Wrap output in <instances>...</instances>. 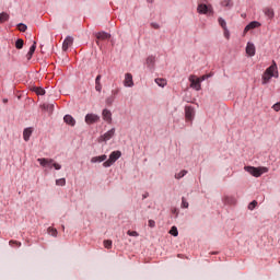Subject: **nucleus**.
Returning <instances> with one entry per match:
<instances>
[{
  "label": "nucleus",
  "mask_w": 280,
  "mask_h": 280,
  "mask_svg": "<svg viewBox=\"0 0 280 280\" xmlns=\"http://www.w3.org/2000/svg\"><path fill=\"white\" fill-rule=\"evenodd\" d=\"M104 246H105V248H107V249L113 248V241H110V240H105V241H104Z\"/></svg>",
  "instance_id": "4c0bfd02"
},
{
  "label": "nucleus",
  "mask_w": 280,
  "mask_h": 280,
  "mask_svg": "<svg viewBox=\"0 0 280 280\" xmlns=\"http://www.w3.org/2000/svg\"><path fill=\"white\" fill-rule=\"evenodd\" d=\"M14 244H16V245H18V247H20V246H21V243H19V242H14Z\"/></svg>",
  "instance_id": "5fc2aeb1"
},
{
  "label": "nucleus",
  "mask_w": 280,
  "mask_h": 280,
  "mask_svg": "<svg viewBox=\"0 0 280 280\" xmlns=\"http://www.w3.org/2000/svg\"><path fill=\"white\" fill-rule=\"evenodd\" d=\"M155 83L158 86H161V89H164L167 85V81L161 78L155 79Z\"/></svg>",
  "instance_id": "b1692460"
},
{
  "label": "nucleus",
  "mask_w": 280,
  "mask_h": 280,
  "mask_svg": "<svg viewBox=\"0 0 280 280\" xmlns=\"http://www.w3.org/2000/svg\"><path fill=\"white\" fill-rule=\"evenodd\" d=\"M42 167H48V170H62V165L58 164L54 159L39 158L37 159Z\"/></svg>",
  "instance_id": "f257e3e1"
},
{
  "label": "nucleus",
  "mask_w": 280,
  "mask_h": 280,
  "mask_svg": "<svg viewBox=\"0 0 280 280\" xmlns=\"http://www.w3.org/2000/svg\"><path fill=\"white\" fill-rule=\"evenodd\" d=\"M198 14H213V7L211 4L200 3L197 7Z\"/></svg>",
  "instance_id": "39448f33"
},
{
  "label": "nucleus",
  "mask_w": 280,
  "mask_h": 280,
  "mask_svg": "<svg viewBox=\"0 0 280 280\" xmlns=\"http://www.w3.org/2000/svg\"><path fill=\"white\" fill-rule=\"evenodd\" d=\"M264 14H265V16H268L269 19H275V10L272 8H265Z\"/></svg>",
  "instance_id": "412c9836"
},
{
  "label": "nucleus",
  "mask_w": 280,
  "mask_h": 280,
  "mask_svg": "<svg viewBox=\"0 0 280 280\" xmlns=\"http://www.w3.org/2000/svg\"><path fill=\"white\" fill-rule=\"evenodd\" d=\"M112 137H115V127L110 130L106 131L104 135L100 137L101 142L110 141Z\"/></svg>",
  "instance_id": "6e6552de"
},
{
  "label": "nucleus",
  "mask_w": 280,
  "mask_h": 280,
  "mask_svg": "<svg viewBox=\"0 0 280 280\" xmlns=\"http://www.w3.org/2000/svg\"><path fill=\"white\" fill-rule=\"evenodd\" d=\"M106 159H108L107 154L98 155V156H93L91 159V163H106Z\"/></svg>",
  "instance_id": "2eb2a0df"
},
{
  "label": "nucleus",
  "mask_w": 280,
  "mask_h": 280,
  "mask_svg": "<svg viewBox=\"0 0 280 280\" xmlns=\"http://www.w3.org/2000/svg\"><path fill=\"white\" fill-rule=\"evenodd\" d=\"M212 255H218V252H212Z\"/></svg>",
  "instance_id": "6e6d98bb"
},
{
  "label": "nucleus",
  "mask_w": 280,
  "mask_h": 280,
  "mask_svg": "<svg viewBox=\"0 0 280 280\" xmlns=\"http://www.w3.org/2000/svg\"><path fill=\"white\" fill-rule=\"evenodd\" d=\"M35 51H36V42L33 43V45L30 47L28 52L26 54L27 60H32V56H34Z\"/></svg>",
  "instance_id": "aec40b11"
},
{
  "label": "nucleus",
  "mask_w": 280,
  "mask_h": 280,
  "mask_svg": "<svg viewBox=\"0 0 280 280\" xmlns=\"http://www.w3.org/2000/svg\"><path fill=\"white\" fill-rule=\"evenodd\" d=\"M3 104H8V98L2 100Z\"/></svg>",
  "instance_id": "603ef678"
},
{
  "label": "nucleus",
  "mask_w": 280,
  "mask_h": 280,
  "mask_svg": "<svg viewBox=\"0 0 280 280\" xmlns=\"http://www.w3.org/2000/svg\"><path fill=\"white\" fill-rule=\"evenodd\" d=\"M95 91H97V93H102V83H95Z\"/></svg>",
  "instance_id": "c03bdc74"
},
{
  "label": "nucleus",
  "mask_w": 280,
  "mask_h": 280,
  "mask_svg": "<svg viewBox=\"0 0 280 280\" xmlns=\"http://www.w3.org/2000/svg\"><path fill=\"white\" fill-rule=\"evenodd\" d=\"M34 132V129L32 127H27L23 131V139L24 141H30V137H32V133Z\"/></svg>",
  "instance_id": "a211bd4d"
},
{
  "label": "nucleus",
  "mask_w": 280,
  "mask_h": 280,
  "mask_svg": "<svg viewBox=\"0 0 280 280\" xmlns=\"http://www.w3.org/2000/svg\"><path fill=\"white\" fill-rule=\"evenodd\" d=\"M151 27H153V30H161V24L156 22H151Z\"/></svg>",
  "instance_id": "79ce46f5"
},
{
  "label": "nucleus",
  "mask_w": 280,
  "mask_h": 280,
  "mask_svg": "<svg viewBox=\"0 0 280 280\" xmlns=\"http://www.w3.org/2000/svg\"><path fill=\"white\" fill-rule=\"evenodd\" d=\"M190 89H195V91H200L202 89L199 79H190Z\"/></svg>",
  "instance_id": "4468645a"
},
{
  "label": "nucleus",
  "mask_w": 280,
  "mask_h": 280,
  "mask_svg": "<svg viewBox=\"0 0 280 280\" xmlns=\"http://www.w3.org/2000/svg\"><path fill=\"white\" fill-rule=\"evenodd\" d=\"M209 78H213V73H208L199 77L197 80H199L201 83L205 82V80H209Z\"/></svg>",
  "instance_id": "2f4dec72"
},
{
  "label": "nucleus",
  "mask_w": 280,
  "mask_h": 280,
  "mask_svg": "<svg viewBox=\"0 0 280 280\" xmlns=\"http://www.w3.org/2000/svg\"><path fill=\"white\" fill-rule=\"evenodd\" d=\"M63 121L65 124H67L68 126H75V118H73V116L67 114L63 116Z\"/></svg>",
  "instance_id": "f3484780"
},
{
  "label": "nucleus",
  "mask_w": 280,
  "mask_h": 280,
  "mask_svg": "<svg viewBox=\"0 0 280 280\" xmlns=\"http://www.w3.org/2000/svg\"><path fill=\"white\" fill-rule=\"evenodd\" d=\"M18 27H19L20 32H27V25L24 23H19Z\"/></svg>",
  "instance_id": "58836bf2"
},
{
  "label": "nucleus",
  "mask_w": 280,
  "mask_h": 280,
  "mask_svg": "<svg viewBox=\"0 0 280 280\" xmlns=\"http://www.w3.org/2000/svg\"><path fill=\"white\" fill-rule=\"evenodd\" d=\"M148 3H154V0H147Z\"/></svg>",
  "instance_id": "864d4df0"
},
{
  "label": "nucleus",
  "mask_w": 280,
  "mask_h": 280,
  "mask_svg": "<svg viewBox=\"0 0 280 280\" xmlns=\"http://www.w3.org/2000/svg\"><path fill=\"white\" fill-rule=\"evenodd\" d=\"M119 88H117L116 90H112V95L117 98V95H119Z\"/></svg>",
  "instance_id": "de8ad7c7"
},
{
  "label": "nucleus",
  "mask_w": 280,
  "mask_h": 280,
  "mask_svg": "<svg viewBox=\"0 0 280 280\" xmlns=\"http://www.w3.org/2000/svg\"><path fill=\"white\" fill-rule=\"evenodd\" d=\"M94 36L97 40H108V38H110V34L105 31L97 32Z\"/></svg>",
  "instance_id": "9d476101"
},
{
  "label": "nucleus",
  "mask_w": 280,
  "mask_h": 280,
  "mask_svg": "<svg viewBox=\"0 0 280 280\" xmlns=\"http://www.w3.org/2000/svg\"><path fill=\"white\" fill-rule=\"evenodd\" d=\"M154 62H156V59L154 58V56H149L147 58V66H148V69H150V71L154 69Z\"/></svg>",
  "instance_id": "6ab92c4d"
},
{
  "label": "nucleus",
  "mask_w": 280,
  "mask_h": 280,
  "mask_svg": "<svg viewBox=\"0 0 280 280\" xmlns=\"http://www.w3.org/2000/svg\"><path fill=\"white\" fill-rule=\"evenodd\" d=\"M221 5L223 8H229V10H231V8H233V1L232 0H222Z\"/></svg>",
  "instance_id": "393cba45"
},
{
  "label": "nucleus",
  "mask_w": 280,
  "mask_h": 280,
  "mask_svg": "<svg viewBox=\"0 0 280 280\" xmlns=\"http://www.w3.org/2000/svg\"><path fill=\"white\" fill-rule=\"evenodd\" d=\"M149 226H150V229H154V226H156V222L154 220L150 219Z\"/></svg>",
  "instance_id": "49530a36"
},
{
  "label": "nucleus",
  "mask_w": 280,
  "mask_h": 280,
  "mask_svg": "<svg viewBox=\"0 0 280 280\" xmlns=\"http://www.w3.org/2000/svg\"><path fill=\"white\" fill-rule=\"evenodd\" d=\"M223 202H224L225 205H235V198L225 196V197L223 198Z\"/></svg>",
  "instance_id": "c756f323"
},
{
  "label": "nucleus",
  "mask_w": 280,
  "mask_h": 280,
  "mask_svg": "<svg viewBox=\"0 0 280 280\" xmlns=\"http://www.w3.org/2000/svg\"><path fill=\"white\" fill-rule=\"evenodd\" d=\"M71 45H73V37L68 35L63 43H62V49L63 51H68L69 50V47H71Z\"/></svg>",
  "instance_id": "f8f14e48"
},
{
  "label": "nucleus",
  "mask_w": 280,
  "mask_h": 280,
  "mask_svg": "<svg viewBox=\"0 0 280 280\" xmlns=\"http://www.w3.org/2000/svg\"><path fill=\"white\" fill-rule=\"evenodd\" d=\"M5 21H10V14H8L7 12L0 13V24L5 23Z\"/></svg>",
  "instance_id": "a878e982"
},
{
  "label": "nucleus",
  "mask_w": 280,
  "mask_h": 280,
  "mask_svg": "<svg viewBox=\"0 0 280 280\" xmlns=\"http://www.w3.org/2000/svg\"><path fill=\"white\" fill-rule=\"evenodd\" d=\"M44 110H47L48 113H54V104L51 103H45L43 105Z\"/></svg>",
  "instance_id": "c85d7f7f"
},
{
  "label": "nucleus",
  "mask_w": 280,
  "mask_h": 280,
  "mask_svg": "<svg viewBox=\"0 0 280 280\" xmlns=\"http://www.w3.org/2000/svg\"><path fill=\"white\" fill-rule=\"evenodd\" d=\"M218 23L222 27V30H224V32H229V28L226 27V20H224L223 18H219Z\"/></svg>",
  "instance_id": "5701e85b"
},
{
  "label": "nucleus",
  "mask_w": 280,
  "mask_h": 280,
  "mask_svg": "<svg viewBox=\"0 0 280 280\" xmlns=\"http://www.w3.org/2000/svg\"><path fill=\"white\" fill-rule=\"evenodd\" d=\"M119 159H121V151L119 150L113 151L109 154L108 160L103 163V167H113V165H115V163H117Z\"/></svg>",
  "instance_id": "7ed1b4c3"
},
{
  "label": "nucleus",
  "mask_w": 280,
  "mask_h": 280,
  "mask_svg": "<svg viewBox=\"0 0 280 280\" xmlns=\"http://www.w3.org/2000/svg\"><path fill=\"white\" fill-rule=\"evenodd\" d=\"M115 100H116L115 95L112 94L106 98L105 104H107V106H113V104L115 103Z\"/></svg>",
  "instance_id": "7c9ffc66"
},
{
  "label": "nucleus",
  "mask_w": 280,
  "mask_h": 280,
  "mask_svg": "<svg viewBox=\"0 0 280 280\" xmlns=\"http://www.w3.org/2000/svg\"><path fill=\"white\" fill-rule=\"evenodd\" d=\"M272 75H270V74H266V72H264L262 73V78H261V84L262 85H266V84H268L269 82H270V80H272Z\"/></svg>",
  "instance_id": "4be33fe9"
},
{
  "label": "nucleus",
  "mask_w": 280,
  "mask_h": 280,
  "mask_svg": "<svg viewBox=\"0 0 280 280\" xmlns=\"http://www.w3.org/2000/svg\"><path fill=\"white\" fill-rule=\"evenodd\" d=\"M257 27H261V24L259 23V21H252L245 26L244 34H246L247 32H250V30H257Z\"/></svg>",
  "instance_id": "1a4fd4ad"
},
{
  "label": "nucleus",
  "mask_w": 280,
  "mask_h": 280,
  "mask_svg": "<svg viewBox=\"0 0 280 280\" xmlns=\"http://www.w3.org/2000/svg\"><path fill=\"white\" fill-rule=\"evenodd\" d=\"M48 233L52 236V237H57L58 236V230L54 229V228H48Z\"/></svg>",
  "instance_id": "e433bc0d"
},
{
  "label": "nucleus",
  "mask_w": 280,
  "mask_h": 280,
  "mask_svg": "<svg viewBox=\"0 0 280 280\" xmlns=\"http://www.w3.org/2000/svg\"><path fill=\"white\" fill-rule=\"evenodd\" d=\"M182 209H189V202L185 197L182 198Z\"/></svg>",
  "instance_id": "c9c22d12"
},
{
  "label": "nucleus",
  "mask_w": 280,
  "mask_h": 280,
  "mask_svg": "<svg viewBox=\"0 0 280 280\" xmlns=\"http://www.w3.org/2000/svg\"><path fill=\"white\" fill-rule=\"evenodd\" d=\"M103 119L104 121H107L108 124H113V113H110L109 109L105 108L103 109Z\"/></svg>",
  "instance_id": "ddd939ff"
},
{
  "label": "nucleus",
  "mask_w": 280,
  "mask_h": 280,
  "mask_svg": "<svg viewBox=\"0 0 280 280\" xmlns=\"http://www.w3.org/2000/svg\"><path fill=\"white\" fill-rule=\"evenodd\" d=\"M184 102H188V103H189V101H188V100H186V98H184Z\"/></svg>",
  "instance_id": "4d7b16f0"
},
{
  "label": "nucleus",
  "mask_w": 280,
  "mask_h": 280,
  "mask_svg": "<svg viewBox=\"0 0 280 280\" xmlns=\"http://www.w3.org/2000/svg\"><path fill=\"white\" fill-rule=\"evenodd\" d=\"M95 84H102V74H97L95 78Z\"/></svg>",
  "instance_id": "37998d69"
},
{
  "label": "nucleus",
  "mask_w": 280,
  "mask_h": 280,
  "mask_svg": "<svg viewBox=\"0 0 280 280\" xmlns=\"http://www.w3.org/2000/svg\"><path fill=\"white\" fill-rule=\"evenodd\" d=\"M23 45H25V43L23 42L22 38H18V39L15 40V47H16L18 49H21V48L23 47Z\"/></svg>",
  "instance_id": "f704fd0d"
},
{
  "label": "nucleus",
  "mask_w": 280,
  "mask_h": 280,
  "mask_svg": "<svg viewBox=\"0 0 280 280\" xmlns=\"http://www.w3.org/2000/svg\"><path fill=\"white\" fill-rule=\"evenodd\" d=\"M272 108H273V110H276V113H279V110H280V102L273 104Z\"/></svg>",
  "instance_id": "a18cd8bd"
},
{
  "label": "nucleus",
  "mask_w": 280,
  "mask_h": 280,
  "mask_svg": "<svg viewBox=\"0 0 280 280\" xmlns=\"http://www.w3.org/2000/svg\"><path fill=\"white\" fill-rule=\"evenodd\" d=\"M170 235H173V237H178V228L173 225L170 230Z\"/></svg>",
  "instance_id": "473e14b6"
},
{
  "label": "nucleus",
  "mask_w": 280,
  "mask_h": 280,
  "mask_svg": "<svg viewBox=\"0 0 280 280\" xmlns=\"http://www.w3.org/2000/svg\"><path fill=\"white\" fill-rule=\"evenodd\" d=\"M150 197V192H144L143 195H142V200H145V198H149Z\"/></svg>",
  "instance_id": "8fccbe9b"
},
{
  "label": "nucleus",
  "mask_w": 280,
  "mask_h": 280,
  "mask_svg": "<svg viewBox=\"0 0 280 280\" xmlns=\"http://www.w3.org/2000/svg\"><path fill=\"white\" fill-rule=\"evenodd\" d=\"M127 233L130 237H139V233L137 231H128Z\"/></svg>",
  "instance_id": "a19ab883"
},
{
  "label": "nucleus",
  "mask_w": 280,
  "mask_h": 280,
  "mask_svg": "<svg viewBox=\"0 0 280 280\" xmlns=\"http://www.w3.org/2000/svg\"><path fill=\"white\" fill-rule=\"evenodd\" d=\"M33 92L36 93V95H45L46 91L43 88L34 86Z\"/></svg>",
  "instance_id": "cd10ccee"
},
{
  "label": "nucleus",
  "mask_w": 280,
  "mask_h": 280,
  "mask_svg": "<svg viewBox=\"0 0 280 280\" xmlns=\"http://www.w3.org/2000/svg\"><path fill=\"white\" fill-rule=\"evenodd\" d=\"M244 170H245V172H248V174H250L255 178H259V176H261L262 174H267V172H268V167H266V166H258V167L245 166Z\"/></svg>",
  "instance_id": "f03ea898"
},
{
  "label": "nucleus",
  "mask_w": 280,
  "mask_h": 280,
  "mask_svg": "<svg viewBox=\"0 0 280 280\" xmlns=\"http://www.w3.org/2000/svg\"><path fill=\"white\" fill-rule=\"evenodd\" d=\"M187 170H182L179 173H176L175 174V178L177 179V180H180V178H185V176H187Z\"/></svg>",
  "instance_id": "bb28decb"
},
{
  "label": "nucleus",
  "mask_w": 280,
  "mask_h": 280,
  "mask_svg": "<svg viewBox=\"0 0 280 280\" xmlns=\"http://www.w3.org/2000/svg\"><path fill=\"white\" fill-rule=\"evenodd\" d=\"M266 75H271V78H279V68L277 67V61L272 60L271 66L265 70Z\"/></svg>",
  "instance_id": "20e7f679"
},
{
  "label": "nucleus",
  "mask_w": 280,
  "mask_h": 280,
  "mask_svg": "<svg viewBox=\"0 0 280 280\" xmlns=\"http://www.w3.org/2000/svg\"><path fill=\"white\" fill-rule=\"evenodd\" d=\"M224 36H225V38H229V36H231V34L229 33V30H228V32L224 31Z\"/></svg>",
  "instance_id": "3c124183"
},
{
  "label": "nucleus",
  "mask_w": 280,
  "mask_h": 280,
  "mask_svg": "<svg viewBox=\"0 0 280 280\" xmlns=\"http://www.w3.org/2000/svg\"><path fill=\"white\" fill-rule=\"evenodd\" d=\"M100 121V116L97 114H86L85 115V124L89 126L93 124H97Z\"/></svg>",
  "instance_id": "0eeeda50"
},
{
  "label": "nucleus",
  "mask_w": 280,
  "mask_h": 280,
  "mask_svg": "<svg viewBox=\"0 0 280 280\" xmlns=\"http://www.w3.org/2000/svg\"><path fill=\"white\" fill-rule=\"evenodd\" d=\"M256 48H255V44L248 42L247 46H246V54L250 57L255 56L256 54Z\"/></svg>",
  "instance_id": "dca6fc26"
},
{
  "label": "nucleus",
  "mask_w": 280,
  "mask_h": 280,
  "mask_svg": "<svg viewBox=\"0 0 280 280\" xmlns=\"http://www.w3.org/2000/svg\"><path fill=\"white\" fill-rule=\"evenodd\" d=\"M172 213L175 215V218H177L178 213H179V210L177 208H173Z\"/></svg>",
  "instance_id": "09e8293b"
},
{
  "label": "nucleus",
  "mask_w": 280,
  "mask_h": 280,
  "mask_svg": "<svg viewBox=\"0 0 280 280\" xmlns=\"http://www.w3.org/2000/svg\"><path fill=\"white\" fill-rule=\"evenodd\" d=\"M124 85L127 86L128 89H132V86H135V81L132 80L131 73L125 74Z\"/></svg>",
  "instance_id": "9b49d317"
},
{
  "label": "nucleus",
  "mask_w": 280,
  "mask_h": 280,
  "mask_svg": "<svg viewBox=\"0 0 280 280\" xmlns=\"http://www.w3.org/2000/svg\"><path fill=\"white\" fill-rule=\"evenodd\" d=\"M256 207H257V200H253V201L249 202V205H248L249 211H253Z\"/></svg>",
  "instance_id": "ea45409f"
},
{
  "label": "nucleus",
  "mask_w": 280,
  "mask_h": 280,
  "mask_svg": "<svg viewBox=\"0 0 280 280\" xmlns=\"http://www.w3.org/2000/svg\"><path fill=\"white\" fill-rule=\"evenodd\" d=\"M56 185H58L59 187H65L67 185V179L66 178L56 179Z\"/></svg>",
  "instance_id": "72a5a7b5"
},
{
  "label": "nucleus",
  "mask_w": 280,
  "mask_h": 280,
  "mask_svg": "<svg viewBox=\"0 0 280 280\" xmlns=\"http://www.w3.org/2000/svg\"><path fill=\"white\" fill-rule=\"evenodd\" d=\"M185 117L186 121H194L196 117V109L191 105H186L185 106Z\"/></svg>",
  "instance_id": "423d86ee"
},
{
  "label": "nucleus",
  "mask_w": 280,
  "mask_h": 280,
  "mask_svg": "<svg viewBox=\"0 0 280 280\" xmlns=\"http://www.w3.org/2000/svg\"><path fill=\"white\" fill-rule=\"evenodd\" d=\"M62 231H65V225L61 226Z\"/></svg>",
  "instance_id": "13d9d810"
}]
</instances>
